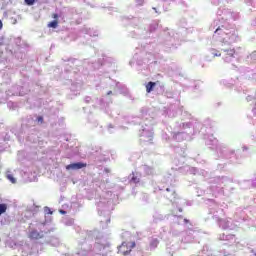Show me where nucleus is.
<instances>
[{"mask_svg": "<svg viewBox=\"0 0 256 256\" xmlns=\"http://www.w3.org/2000/svg\"><path fill=\"white\" fill-rule=\"evenodd\" d=\"M62 213H65V211H62Z\"/></svg>", "mask_w": 256, "mask_h": 256, "instance_id": "20", "label": "nucleus"}, {"mask_svg": "<svg viewBox=\"0 0 256 256\" xmlns=\"http://www.w3.org/2000/svg\"><path fill=\"white\" fill-rule=\"evenodd\" d=\"M52 19H54V21H58L59 14H57V13L52 14Z\"/></svg>", "mask_w": 256, "mask_h": 256, "instance_id": "12", "label": "nucleus"}, {"mask_svg": "<svg viewBox=\"0 0 256 256\" xmlns=\"http://www.w3.org/2000/svg\"><path fill=\"white\" fill-rule=\"evenodd\" d=\"M179 211L181 212V211H183V209H179Z\"/></svg>", "mask_w": 256, "mask_h": 256, "instance_id": "19", "label": "nucleus"}, {"mask_svg": "<svg viewBox=\"0 0 256 256\" xmlns=\"http://www.w3.org/2000/svg\"><path fill=\"white\" fill-rule=\"evenodd\" d=\"M136 244L135 241H131V242H123L120 246V253H122V255H129L131 253V251H133V249H135Z\"/></svg>", "mask_w": 256, "mask_h": 256, "instance_id": "1", "label": "nucleus"}, {"mask_svg": "<svg viewBox=\"0 0 256 256\" xmlns=\"http://www.w3.org/2000/svg\"><path fill=\"white\" fill-rule=\"evenodd\" d=\"M229 57H233L235 55V49H230V50H224Z\"/></svg>", "mask_w": 256, "mask_h": 256, "instance_id": "9", "label": "nucleus"}, {"mask_svg": "<svg viewBox=\"0 0 256 256\" xmlns=\"http://www.w3.org/2000/svg\"><path fill=\"white\" fill-rule=\"evenodd\" d=\"M6 177H7V180L12 182L13 184L17 183V180L15 179V177H13L12 174H8Z\"/></svg>", "mask_w": 256, "mask_h": 256, "instance_id": "7", "label": "nucleus"}, {"mask_svg": "<svg viewBox=\"0 0 256 256\" xmlns=\"http://www.w3.org/2000/svg\"><path fill=\"white\" fill-rule=\"evenodd\" d=\"M37 121H38V123H43V116H39V117L37 118Z\"/></svg>", "mask_w": 256, "mask_h": 256, "instance_id": "13", "label": "nucleus"}, {"mask_svg": "<svg viewBox=\"0 0 256 256\" xmlns=\"http://www.w3.org/2000/svg\"><path fill=\"white\" fill-rule=\"evenodd\" d=\"M210 53H211L212 57H221V52L219 50H217V49H213L212 48L210 50Z\"/></svg>", "mask_w": 256, "mask_h": 256, "instance_id": "6", "label": "nucleus"}, {"mask_svg": "<svg viewBox=\"0 0 256 256\" xmlns=\"http://www.w3.org/2000/svg\"><path fill=\"white\" fill-rule=\"evenodd\" d=\"M28 237H29V239H34L37 241L39 239H43V237H45V235H43V232H39L37 230H32V231H30Z\"/></svg>", "mask_w": 256, "mask_h": 256, "instance_id": "3", "label": "nucleus"}, {"mask_svg": "<svg viewBox=\"0 0 256 256\" xmlns=\"http://www.w3.org/2000/svg\"><path fill=\"white\" fill-rule=\"evenodd\" d=\"M83 167H87V163L77 162L67 165L66 169L67 171H70V169L77 171V169H83Z\"/></svg>", "mask_w": 256, "mask_h": 256, "instance_id": "2", "label": "nucleus"}, {"mask_svg": "<svg viewBox=\"0 0 256 256\" xmlns=\"http://www.w3.org/2000/svg\"><path fill=\"white\" fill-rule=\"evenodd\" d=\"M166 191H171V189L167 188Z\"/></svg>", "mask_w": 256, "mask_h": 256, "instance_id": "18", "label": "nucleus"}, {"mask_svg": "<svg viewBox=\"0 0 256 256\" xmlns=\"http://www.w3.org/2000/svg\"><path fill=\"white\" fill-rule=\"evenodd\" d=\"M155 85H157V83H155V82H148L146 84V92L147 93H151V91H153V89H155Z\"/></svg>", "mask_w": 256, "mask_h": 256, "instance_id": "5", "label": "nucleus"}, {"mask_svg": "<svg viewBox=\"0 0 256 256\" xmlns=\"http://www.w3.org/2000/svg\"><path fill=\"white\" fill-rule=\"evenodd\" d=\"M111 93H113V92H112V91H109V92H108V95H111Z\"/></svg>", "mask_w": 256, "mask_h": 256, "instance_id": "16", "label": "nucleus"}, {"mask_svg": "<svg viewBox=\"0 0 256 256\" xmlns=\"http://www.w3.org/2000/svg\"><path fill=\"white\" fill-rule=\"evenodd\" d=\"M131 181H132V183H139V177H137V176H135V174H133Z\"/></svg>", "mask_w": 256, "mask_h": 256, "instance_id": "10", "label": "nucleus"}, {"mask_svg": "<svg viewBox=\"0 0 256 256\" xmlns=\"http://www.w3.org/2000/svg\"><path fill=\"white\" fill-rule=\"evenodd\" d=\"M26 5H35V0H25Z\"/></svg>", "mask_w": 256, "mask_h": 256, "instance_id": "11", "label": "nucleus"}, {"mask_svg": "<svg viewBox=\"0 0 256 256\" xmlns=\"http://www.w3.org/2000/svg\"><path fill=\"white\" fill-rule=\"evenodd\" d=\"M7 211V205L5 204H0V215H3Z\"/></svg>", "mask_w": 256, "mask_h": 256, "instance_id": "8", "label": "nucleus"}, {"mask_svg": "<svg viewBox=\"0 0 256 256\" xmlns=\"http://www.w3.org/2000/svg\"><path fill=\"white\" fill-rule=\"evenodd\" d=\"M47 27L49 29H57V27H59V20H54V21H51L47 24Z\"/></svg>", "mask_w": 256, "mask_h": 256, "instance_id": "4", "label": "nucleus"}, {"mask_svg": "<svg viewBox=\"0 0 256 256\" xmlns=\"http://www.w3.org/2000/svg\"><path fill=\"white\" fill-rule=\"evenodd\" d=\"M218 31H219V28H218V29H216L215 33H217Z\"/></svg>", "mask_w": 256, "mask_h": 256, "instance_id": "17", "label": "nucleus"}, {"mask_svg": "<svg viewBox=\"0 0 256 256\" xmlns=\"http://www.w3.org/2000/svg\"><path fill=\"white\" fill-rule=\"evenodd\" d=\"M0 29H3V22L0 20Z\"/></svg>", "mask_w": 256, "mask_h": 256, "instance_id": "14", "label": "nucleus"}, {"mask_svg": "<svg viewBox=\"0 0 256 256\" xmlns=\"http://www.w3.org/2000/svg\"><path fill=\"white\" fill-rule=\"evenodd\" d=\"M184 223H189V220L185 218Z\"/></svg>", "mask_w": 256, "mask_h": 256, "instance_id": "15", "label": "nucleus"}]
</instances>
